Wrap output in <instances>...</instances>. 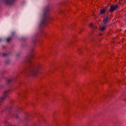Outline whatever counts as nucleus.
Instances as JSON below:
<instances>
[{
  "mask_svg": "<svg viewBox=\"0 0 126 126\" xmlns=\"http://www.w3.org/2000/svg\"><path fill=\"white\" fill-rule=\"evenodd\" d=\"M109 18L108 17H106L105 18H104L103 20V23H104L105 24L107 23L108 22V19Z\"/></svg>",
  "mask_w": 126,
  "mask_h": 126,
  "instance_id": "nucleus-6",
  "label": "nucleus"
},
{
  "mask_svg": "<svg viewBox=\"0 0 126 126\" xmlns=\"http://www.w3.org/2000/svg\"><path fill=\"white\" fill-rule=\"evenodd\" d=\"M9 93V90H6L4 91L3 93V96L0 98V100L1 101L4 99L6 97L8 96Z\"/></svg>",
  "mask_w": 126,
  "mask_h": 126,
  "instance_id": "nucleus-3",
  "label": "nucleus"
},
{
  "mask_svg": "<svg viewBox=\"0 0 126 126\" xmlns=\"http://www.w3.org/2000/svg\"><path fill=\"white\" fill-rule=\"evenodd\" d=\"M41 68V65H38L37 67L32 70L30 72L31 74L34 76L37 75L39 73V69Z\"/></svg>",
  "mask_w": 126,
  "mask_h": 126,
  "instance_id": "nucleus-1",
  "label": "nucleus"
},
{
  "mask_svg": "<svg viewBox=\"0 0 126 126\" xmlns=\"http://www.w3.org/2000/svg\"><path fill=\"white\" fill-rule=\"evenodd\" d=\"M107 10V7L104 8L102 9H101L100 10V14H104Z\"/></svg>",
  "mask_w": 126,
  "mask_h": 126,
  "instance_id": "nucleus-4",
  "label": "nucleus"
},
{
  "mask_svg": "<svg viewBox=\"0 0 126 126\" xmlns=\"http://www.w3.org/2000/svg\"><path fill=\"white\" fill-rule=\"evenodd\" d=\"M102 35L101 33H100L99 34V35Z\"/></svg>",
  "mask_w": 126,
  "mask_h": 126,
  "instance_id": "nucleus-11",
  "label": "nucleus"
},
{
  "mask_svg": "<svg viewBox=\"0 0 126 126\" xmlns=\"http://www.w3.org/2000/svg\"><path fill=\"white\" fill-rule=\"evenodd\" d=\"M118 5L117 4L115 5H111L110 6V8L109 10L110 12L111 13L113 11H115L118 8Z\"/></svg>",
  "mask_w": 126,
  "mask_h": 126,
  "instance_id": "nucleus-2",
  "label": "nucleus"
},
{
  "mask_svg": "<svg viewBox=\"0 0 126 126\" xmlns=\"http://www.w3.org/2000/svg\"><path fill=\"white\" fill-rule=\"evenodd\" d=\"M107 26L106 24H105L104 25H102L100 26L99 29L101 31H103L105 30Z\"/></svg>",
  "mask_w": 126,
  "mask_h": 126,
  "instance_id": "nucleus-5",
  "label": "nucleus"
},
{
  "mask_svg": "<svg viewBox=\"0 0 126 126\" xmlns=\"http://www.w3.org/2000/svg\"><path fill=\"white\" fill-rule=\"evenodd\" d=\"M11 38H7L6 39V40L7 41V42H8L11 40Z\"/></svg>",
  "mask_w": 126,
  "mask_h": 126,
  "instance_id": "nucleus-7",
  "label": "nucleus"
},
{
  "mask_svg": "<svg viewBox=\"0 0 126 126\" xmlns=\"http://www.w3.org/2000/svg\"><path fill=\"white\" fill-rule=\"evenodd\" d=\"M2 55L3 56H5L7 55V54H6L3 53V54Z\"/></svg>",
  "mask_w": 126,
  "mask_h": 126,
  "instance_id": "nucleus-10",
  "label": "nucleus"
},
{
  "mask_svg": "<svg viewBox=\"0 0 126 126\" xmlns=\"http://www.w3.org/2000/svg\"><path fill=\"white\" fill-rule=\"evenodd\" d=\"M14 0H10V2H8V4H10L13 1H14Z\"/></svg>",
  "mask_w": 126,
  "mask_h": 126,
  "instance_id": "nucleus-8",
  "label": "nucleus"
},
{
  "mask_svg": "<svg viewBox=\"0 0 126 126\" xmlns=\"http://www.w3.org/2000/svg\"><path fill=\"white\" fill-rule=\"evenodd\" d=\"M93 24L92 23H91L90 25H89V26L90 27H93Z\"/></svg>",
  "mask_w": 126,
  "mask_h": 126,
  "instance_id": "nucleus-9",
  "label": "nucleus"
}]
</instances>
